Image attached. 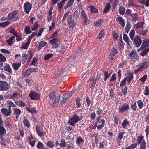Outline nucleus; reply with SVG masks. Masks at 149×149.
Returning a JSON list of instances; mask_svg holds the SVG:
<instances>
[{
  "label": "nucleus",
  "mask_w": 149,
  "mask_h": 149,
  "mask_svg": "<svg viewBox=\"0 0 149 149\" xmlns=\"http://www.w3.org/2000/svg\"><path fill=\"white\" fill-rule=\"evenodd\" d=\"M18 13V11L17 10L10 12L8 15V19L9 20L14 19V21H17L19 18L18 16L17 15Z\"/></svg>",
  "instance_id": "nucleus-1"
},
{
  "label": "nucleus",
  "mask_w": 149,
  "mask_h": 149,
  "mask_svg": "<svg viewBox=\"0 0 149 149\" xmlns=\"http://www.w3.org/2000/svg\"><path fill=\"white\" fill-rule=\"evenodd\" d=\"M81 117L79 118L78 116L75 115L69 119L68 123L70 125L73 126L76 123L81 119Z\"/></svg>",
  "instance_id": "nucleus-2"
},
{
  "label": "nucleus",
  "mask_w": 149,
  "mask_h": 149,
  "mask_svg": "<svg viewBox=\"0 0 149 149\" xmlns=\"http://www.w3.org/2000/svg\"><path fill=\"white\" fill-rule=\"evenodd\" d=\"M10 85L4 81H0V91H4L8 90Z\"/></svg>",
  "instance_id": "nucleus-3"
},
{
  "label": "nucleus",
  "mask_w": 149,
  "mask_h": 149,
  "mask_svg": "<svg viewBox=\"0 0 149 149\" xmlns=\"http://www.w3.org/2000/svg\"><path fill=\"white\" fill-rule=\"evenodd\" d=\"M74 91L72 90V91H70L68 93L64 94L61 98V104H63L65 102H66L67 99L70 97L72 95Z\"/></svg>",
  "instance_id": "nucleus-4"
},
{
  "label": "nucleus",
  "mask_w": 149,
  "mask_h": 149,
  "mask_svg": "<svg viewBox=\"0 0 149 149\" xmlns=\"http://www.w3.org/2000/svg\"><path fill=\"white\" fill-rule=\"evenodd\" d=\"M132 40L133 41L134 45L137 47H140L142 43V40L138 36H136Z\"/></svg>",
  "instance_id": "nucleus-5"
},
{
  "label": "nucleus",
  "mask_w": 149,
  "mask_h": 149,
  "mask_svg": "<svg viewBox=\"0 0 149 149\" xmlns=\"http://www.w3.org/2000/svg\"><path fill=\"white\" fill-rule=\"evenodd\" d=\"M67 22L70 27L73 28L74 27L76 24L74 23V20L72 18V15H68Z\"/></svg>",
  "instance_id": "nucleus-6"
},
{
  "label": "nucleus",
  "mask_w": 149,
  "mask_h": 149,
  "mask_svg": "<svg viewBox=\"0 0 149 149\" xmlns=\"http://www.w3.org/2000/svg\"><path fill=\"white\" fill-rule=\"evenodd\" d=\"M29 96L30 98L33 100H37L40 98L39 94L35 91H31L29 94Z\"/></svg>",
  "instance_id": "nucleus-7"
},
{
  "label": "nucleus",
  "mask_w": 149,
  "mask_h": 149,
  "mask_svg": "<svg viewBox=\"0 0 149 149\" xmlns=\"http://www.w3.org/2000/svg\"><path fill=\"white\" fill-rule=\"evenodd\" d=\"M149 46V38L143 40V43L140 47L139 49L137 51H140L143 49H145L146 47Z\"/></svg>",
  "instance_id": "nucleus-8"
},
{
  "label": "nucleus",
  "mask_w": 149,
  "mask_h": 149,
  "mask_svg": "<svg viewBox=\"0 0 149 149\" xmlns=\"http://www.w3.org/2000/svg\"><path fill=\"white\" fill-rule=\"evenodd\" d=\"M81 15L82 18V23L84 25H87L89 24V22L87 21L88 18L87 15L85 13L84 11L83 10L82 11Z\"/></svg>",
  "instance_id": "nucleus-9"
},
{
  "label": "nucleus",
  "mask_w": 149,
  "mask_h": 149,
  "mask_svg": "<svg viewBox=\"0 0 149 149\" xmlns=\"http://www.w3.org/2000/svg\"><path fill=\"white\" fill-rule=\"evenodd\" d=\"M32 4L29 2L26 3L24 4V8L26 13H29L32 8Z\"/></svg>",
  "instance_id": "nucleus-10"
},
{
  "label": "nucleus",
  "mask_w": 149,
  "mask_h": 149,
  "mask_svg": "<svg viewBox=\"0 0 149 149\" xmlns=\"http://www.w3.org/2000/svg\"><path fill=\"white\" fill-rule=\"evenodd\" d=\"M1 112L6 116H10L11 113V111L10 108H9L8 110L6 108H3L1 109Z\"/></svg>",
  "instance_id": "nucleus-11"
},
{
  "label": "nucleus",
  "mask_w": 149,
  "mask_h": 149,
  "mask_svg": "<svg viewBox=\"0 0 149 149\" xmlns=\"http://www.w3.org/2000/svg\"><path fill=\"white\" fill-rule=\"evenodd\" d=\"M124 133V132H120L118 134L117 137L116 138L117 142L118 143L120 144L121 142L122 139L123 137V135Z\"/></svg>",
  "instance_id": "nucleus-12"
},
{
  "label": "nucleus",
  "mask_w": 149,
  "mask_h": 149,
  "mask_svg": "<svg viewBox=\"0 0 149 149\" xmlns=\"http://www.w3.org/2000/svg\"><path fill=\"white\" fill-rule=\"evenodd\" d=\"M129 106L126 104H124L122 105L121 107L119 108V112L123 113L124 111L128 110L129 108Z\"/></svg>",
  "instance_id": "nucleus-13"
},
{
  "label": "nucleus",
  "mask_w": 149,
  "mask_h": 149,
  "mask_svg": "<svg viewBox=\"0 0 149 149\" xmlns=\"http://www.w3.org/2000/svg\"><path fill=\"white\" fill-rule=\"evenodd\" d=\"M116 21L118 22L119 24L123 27L124 28L125 26V22L122 17L120 16H119L116 18Z\"/></svg>",
  "instance_id": "nucleus-14"
},
{
  "label": "nucleus",
  "mask_w": 149,
  "mask_h": 149,
  "mask_svg": "<svg viewBox=\"0 0 149 149\" xmlns=\"http://www.w3.org/2000/svg\"><path fill=\"white\" fill-rule=\"evenodd\" d=\"M129 56L131 57L132 58L136 59L138 60L139 58V57L138 56L136 52L134 50L132 51L129 55Z\"/></svg>",
  "instance_id": "nucleus-15"
},
{
  "label": "nucleus",
  "mask_w": 149,
  "mask_h": 149,
  "mask_svg": "<svg viewBox=\"0 0 149 149\" xmlns=\"http://www.w3.org/2000/svg\"><path fill=\"white\" fill-rule=\"evenodd\" d=\"M131 20L133 22H136L139 20V16L137 13H135L131 14Z\"/></svg>",
  "instance_id": "nucleus-16"
},
{
  "label": "nucleus",
  "mask_w": 149,
  "mask_h": 149,
  "mask_svg": "<svg viewBox=\"0 0 149 149\" xmlns=\"http://www.w3.org/2000/svg\"><path fill=\"white\" fill-rule=\"evenodd\" d=\"M52 7L50 8V10L47 13V20L48 22H49L52 19Z\"/></svg>",
  "instance_id": "nucleus-17"
},
{
  "label": "nucleus",
  "mask_w": 149,
  "mask_h": 149,
  "mask_svg": "<svg viewBox=\"0 0 149 149\" xmlns=\"http://www.w3.org/2000/svg\"><path fill=\"white\" fill-rule=\"evenodd\" d=\"M36 147L38 149H49L47 147H45L44 145L40 141H39Z\"/></svg>",
  "instance_id": "nucleus-18"
},
{
  "label": "nucleus",
  "mask_w": 149,
  "mask_h": 149,
  "mask_svg": "<svg viewBox=\"0 0 149 149\" xmlns=\"http://www.w3.org/2000/svg\"><path fill=\"white\" fill-rule=\"evenodd\" d=\"M58 41V39L57 38H53L52 40H50L49 43L51 44L52 46H54L56 47H58L59 45L57 44L56 42Z\"/></svg>",
  "instance_id": "nucleus-19"
},
{
  "label": "nucleus",
  "mask_w": 149,
  "mask_h": 149,
  "mask_svg": "<svg viewBox=\"0 0 149 149\" xmlns=\"http://www.w3.org/2000/svg\"><path fill=\"white\" fill-rule=\"evenodd\" d=\"M4 70L10 74L12 73V70L9 64H6L4 67Z\"/></svg>",
  "instance_id": "nucleus-20"
},
{
  "label": "nucleus",
  "mask_w": 149,
  "mask_h": 149,
  "mask_svg": "<svg viewBox=\"0 0 149 149\" xmlns=\"http://www.w3.org/2000/svg\"><path fill=\"white\" fill-rule=\"evenodd\" d=\"M15 103L17 105L19 106L24 107L26 104L22 101L19 100V101H15Z\"/></svg>",
  "instance_id": "nucleus-21"
},
{
  "label": "nucleus",
  "mask_w": 149,
  "mask_h": 149,
  "mask_svg": "<svg viewBox=\"0 0 149 149\" xmlns=\"http://www.w3.org/2000/svg\"><path fill=\"white\" fill-rule=\"evenodd\" d=\"M144 24V23L143 22H139L134 25V27L135 29H138L139 28H142L143 27Z\"/></svg>",
  "instance_id": "nucleus-22"
},
{
  "label": "nucleus",
  "mask_w": 149,
  "mask_h": 149,
  "mask_svg": "<svg viewBox=\"0 0 149 149\" xmlns=\"http://www.w3.org/2000/svg\"><path fill=\"white\" fill-rule=\"evenodd\" d=\"M47 43L45 42L42 41L39 43V46L38 48V50L41 49L42 47L45 46L47 44Z\"/></svg>",
  "instance_id": "nucleus-23"
},
{
  "label": "nucleus",
  "mask_w": 149,
  "mask_h": 149,
  "mask_svg": "<svg viewBox=\"0 0 149 149\" xmlns=\"http://www.w3.org/2000/svg\"><path fill=\"white\" fill-rule=\"evenodd\" d=\"M20 63H13L12 66L15 70H17L21 66Z\"/></svg>",
  "instance_id": "nucleus-24"
},
{
  "label": "nucleus",
  "mask_w": 149,
  "mask_h": 149,
  "mask_svg": "<svg viewBox=\"0 0 149 149\" xmlns=\"http://www.w3.org/2000/svg\"><path fill=\"white\" fill-rule=\"evenodd\" d=\"M88 7L90 8V10L91 13H96L98 12L97 10L95 8L94 6L90 5Z\"/></svg>",
  "instance_id": "nucleus-25"
},
{
  "label": "nucleus",
  "mask_w": 149,
  "mask_h": 149,
  "mask_svg": "<svg viewBox=\"0 0 149 149\" xmlns=\"http://www.w3.org/2000/svg\"><path fill=\"white\" fill-rule=\"evenodd\" d=\"M67 145V143L65 142L64 139H61L60 145V147H65Z\"/></svg>",
  "instance_id": "nucleus-26"
},
{
  "label": "nucleus",
  "mask_w": 149,
  "mask_h": 149,
  "mask_svg": "<svg viewBox=\"0 0 149 149\" xmlns=\"http://www.w3.org/2000/svg\"><path fill=\"white\" fill-rule=\"evenodd\" d=\"M74 0H69L67 3L66 6H65L64 7V8L65 9H66L70 7L72 5L74 2Z\"/></svg>",
  "instance_id": "nucleus-27"
},
{
  "label": "nucleus",
  "mask_w": 149,
  "mask_h": 149,
  "mask_svg": "<svg viewBox=\"0 0 149 149\" xmlns=\"http://www.w3.org/2000/svg\"><path fill=\"white\" fill-rule=\"evenodd\" d=\"M133 73L132 72L127 75V81L128 84L130 82V81L133 79Z\"/></svg>",
  "instance_id": "nucleus-28"
},
{
  "label": "nucleus",
  "mask_w": 149,
  "mask_h": 149,
  "mask_svg": "<svg viewBox=\"0 0 149 149\" xmlns=\"http://www.w3.org/2000/svg\"><path fill=\"white\" fill-rule=\"evenodd\" d=\"M110 7V6L109 3H108L105 6V8L104 10L103 13H107L109 10Z\"/></svg>",
  "instance_id": "nucleus-29"
},
{
  "label": "nucleus",
  "mask_w": 149,
  "mask_h": 149,
  "mask_svg": "<svg viewBox=\"0 0 149 149\" xmlns=\"http://www.w3.org/2000/svg\"><path fill=\"white\" fill-rule=\"evenodd\" d=\"M123 37L124 40L126 42L128 45H130V42H131L129 41L127 35L126 34H124L123 36Z\"/></svg>",
  "instance_id": "nucleus-30"
},
{
  "label": "nucleus",
  "mask_w": 149,
  "mask_h": 149,
  "mask_svg": "<svg viewBox=\"0 0 149 149\" xmlns=\"http://www.w3.org/2000/svg\"><path fill=\"white\" fill-rule=\"evenodd\" d=\"M119 13L121 15H123L125 11V9L122 6H120L119 8Z\"/></svg>",
  "instance_id": "nucleus-31"
},
{
  "label": "nucleus",
  "mask_w": 149,
  "mask_h": 149,
  "mask_svg": "<svg viewBox=\"0 0 149 149\" xmlns=\"http://www.w3.org/2000/svg\"><path fill=\"white\" fill-rule=\"evenodd\" d=\"M146 143L145 141V140H143L142 143H140L139 149H146Z\"/></svg>",
  "instance_id": "nucleus-32"
},
{
  "label": "nucleus",
  "mask_w": 149,
  "mask_h": 149,
  "mask_svg": "<svg viewBox=\"0 0 149 149\" xmlns=\"http://www.w3.org/2000/svg\"><path fill=\"white\" fill-rule=\"evenodd\" d=\"M144 137L142 135L138 136L137 139V144H140L144 140H143Z\"/></svg>",
  "instance_id": "nucleus-33"
},
{
  "label": "nucleus",
  "mask_w": 149,
  "mask_h": 149,
  "mask_svg": "<svg viewBox=\"0 0 149 149\" xmlns=\"http://www.w3.org/2000/svg\"><path fill=\"white\" fill-rule=\"evenodd\" d=\"M15 38L14 36H13L10 38L8 40L6 41L7 42L9 46H11L12 44V41L13 39Z\"/></svg>",
  "instance_id": "nucleus-34"
},
{
  "label": "nucleus",
  "mask_w": 149,
  "mask_h": 149,
  "mask_svg": "<svg viewBox=\"0 0 149 149\" xmlns=\"http://www.w3.org/2000/svg\"><path fill=\"white\" fill-rule=\"evenodd\" d=\"M46 145L48 147L52 148L54 146V143L53 141L50 140L47 142Z\"/></svg>",
  "instance_id": "nucleus-35"
},
{
  "label": "nucleus",
  "mask_w": 149,
  "mask_h": 149,
  "mask_svg": "<svg viewBox=\"0 0 149 149\" xmlns=\"http://www.w3.org/2000/svg\"><path fill=\"white\" fill-rule=\"evenodd\" d=\"M84 140L81 137H78L77 138V140L76 141V143L78 145H80L81 142H83Z\"/></svg>",
  "instance_id": "nucleus-36"
},
{
  "label": "nucleus",
  "mask_w": 149,
  "mask_h": 149,
  "mask_svg": "<svg viewBox=\"0 0 149 149\" xmlns=\"http://www.w3.org/2000/svg\"><path fill=\"white\" fill-rule=\"evenodd\" d=\"M10 24L9 21H7L4 22L0 23V27H4Z\"/></svg>",
  "instance_id": "nucleus-37"
},
{
  "label": "nucleus",
  "mask_w": 149,
  "mask_h": 149,
  "mask_svg": "<svg viewBox=\"0 0 149 149\" xmlns=\"http://www.w3.org/2000/svg\"><path fill=\"white\" fill-rule=\"evenodd\" d=\"M149 63V62L148 61H146L142 63L141 65L144 69H146L148 68Z\"/></svg>",
  "instance_id": "nucleus-38"
},
{
  "label": "nucleus",
  "mask_w": 149,
  "mask_h": 149,
  "mask_svg": "<svg viewBox=\"0 0 149 149\" xmlns=\"http://www.w3.org/2000/svg\"><path fill=\"white\" fill-rule=\"evenodd\" d=\"M53 55V54L51 53L46 54L45 55L44 57V60H47L52 57Z\"/></svg>",
  "instance_id": "nucleus-39"
},
{
  "label": "nucleus",
  "mask_w": 149,
  "mask_h": 149,
  "mask_svg": "<svg viewBox=\"0 0 149 149\" xmlns=\"http://www.w3.org/2000/svg\"><path fill=\"white\" fill-rule=\"evenodd\" d=\"M79 14L78 11L77 10H75L73 14L74 18H75L76 20L77 19L79 18Z\"/></svg>",
  "instance_id": "nucleus-40"
},
{
  "label": "nucleus",
  "mask_w": 149,
  "mask_h": 149,
  "mask_svg": "<svg viewBox=\"0 0 149 149\" xmlns=\"http://www.w3.org/2000/svg\"><path fill=\"white\" fill-rule=\"evenodd\" d=\"M137 145V143L131 144L129 146L127 147L126 149H133L135 148L136 147Z\"/></svg>",
  "instance_id": "nucleus-41"
},
{
  "label": "nucleus",
  "mask_w": 149,
  "mask_h": 149,
  "mask_svg": "<svg viewBox=\"0 0 149 149\" xmlns=\"http://www.w3.org/2000/svg\"><path fill=\"white\" fill-rule=\"evenodd\" d=\"M105 35L104 31L102 30L99 34L98 38L99 39H101L102 37L104 36Z\"/></svg>",
  "instance_id": "nucleus-42"
},
{
  "label": "nucleus",
  "mask_w": 149,
  "mask_h": 149,
  "mask_svg": "<svg viewBox=\"0 0 149 149\" xmlns=\"http://www.w3.org/2000/svg\"><path fill=\"white\" fill-rule=\"evenodd\" d=\"M149 51V48H147L145 49L142 52L141 55L142 56H144L145 55H146L148 52Z\"/></svg>",
  "instance_id": "nucleus-43"
},
{
  "label": "nucleus",
  "mask_w": 149,
  "mask_h": 149,
  "mask_svg": "<svg viewBox=\"0 0 149 149\" xmlns=\"http://www.w3.org/2000/svg\"><path fill=\"white\" fill-rule=\"evenodd\" d=\"M127 79V78H125L123 80H122L120 84V86L122 87V86H125V85L126 84V81Z\"/></svg>",
  "instance_id": "nucleus-44"
},
{
  "label": "nucleus",
  "mask_w": 149,
  "mask_h": 149,
  "mask_svg": "<svg viewBox=\"0 0 149 149\" xmlns=\"http://www.w3.org/2000/svg\"><path fill=\"white\" fill-rule=\"evenodd\" d=\"M25 32L26 34H30L31 32L29 26H27L25 29Z\"/></svg>",
  "instance_id": "nucleus-45"
},
{
  "label": "nucleus",
  "mask_w": 149,
  "mask_h": 149,
  "mask_svg": "<svg viewBox=\"0 0 149 149\" xmlns=\"http://www.w3.org/2000/svg\"><path fill=\"white\" fill-rule=\"evenodd\" d=\"M3 123L1 117L0 116V130H6L2 126Z\"/></svg>",
  "instance_id": "nucleus-46"
},
{
  "label": "nucleus",
  "mask_w": 149,
  "mask_h": 149,
  "mask_svg": "<svg viewBox=\"0 0 149 149\" xmlns=\"http://www.w3.org/2000/svg\"><path fill=\"white\" fill-rule=\"evenodd\" d=\"M23 123L25 126H26L28 128L30 126V124L27 119H24Z\"/></svg>",
  "instance_id": "nucleus-47"
},
{
  "label": "nucleus",
  "mask_w": 149,
  "mask_h": 149,
  "mask_svg": "<svg viewBox=\"0 0 149 149\" xmlns=\"http://www.w3.org/2000/svg\"><path fill=\"white\" fill-rule=\"evenodd\" d=\"M135 33V32L134 30H132L130 33L129 36L130 38L132 40L134 38V36Z\"/></svg>",
  "instance_id": "nucleus-48"
},
{
  "label": "nucleus",
  "mask_w": 149,
  "mask_h": 149,
  "mask_svg": "<svg viewBox=\"0 0 149 149\" xmlns=\"http://www.w3.org/2000/svg\"><path fill=\"white\" fill-rule=\"evenodd\" d=\"M22 62H25L27 58V54H23L22 55Z\"/></svg>",
  "instance_id": "nucleus-49"
},
{
  "label": "nucleus",
  "mask_w": 149,
  "mask_h": 149,
  "mask_svg": "<svg viewBox=\"0 0 149 149\" xmlns=\"http://www.w3.org/2000/svg\"><path fill=\"white\" fill-rule=\"evenodd\" d=\"M121 89L122 90V92L124 94V95H125L127 93V88L125 86H122L121 87Z\"/></svg>",
  "instance_id": "nucleus-50"
},
{
  "label": "nucleus",
  "mask_w": 149,
  "mask_h": 149,
  "mask_svg": "<svg viewBox=\"0 0 149 149\" xmlns=\"http://www.w3.org/2000/svg\"><path fill=\"white\" fill-rule=\"evenodd\" d=\"M129 123V122L126 119H125L122 123V125L123 128H125L126 126Z\"/></svg>",
  "instance_id": "nucleus-51"
},
{
  "label": "nucleus",
  "mask_w": 149,
  "mask_h": 149,
  "mask_svg": "<svg viewBox=\"0 0 149 149\" xmlns=\"http://www.w3.org/2000/svg\"><path fill=\"white\" fill-rule=\"evenodd\" d=\"M38 27V24L36 22H35L33 24V26L31 28V30L32 31H34L37 30Z\"/></svg>",
  "instance_id": "nucleus-52"
},
{
  "label": "nucleus",
  "mask_w": 149,
  "mask_h": 149,
  "mask_svg": "<svg viewBox=\"0 0 149 149\" xmlns=\"http://www.w3.org/2000/svg\"><path fill=\"white\" fill-rule=\"evenodd\" d=\"M30 39H29L27 42L24 45H23L22 48L23 49H27L30 43Z\"/></svg>",
  "instance_id": "nucleus-53"
},
{
  "label": "nucleus",
  "mask_w": 149,
  "mask_h": 149,
  "mask_svg": "<svg viewBox=\"0 0 149 149\" xmlns=\"http://www.w3.org/2000/svg\"><path fill=\"white\" fill-rule=\"evenodd\" d=\"M138 104L139 108L141 109L143 106V103L141 100H138L137 102Z\"/></svg>",
  "instance_id": "nucleus-54"
},
{
  "label": "nucleus",
  "mask_w": 149,
  "mask_h": 149,
  "mask_svg": "<svg viewBox=\"0 0 149 149\" xmlns=\"http://www.w3.org/2000/svg\"><path fill=\"white\" fill-rule=\"evenodd\" d=\"M6 60V57L2 54L0 53V61L4 62Z\"/></svg>",
  "instance_id": "nucleus-55"
},
{
  "label": "nucleus",
  "mask_w": 149,
  "mask_h": 149,
  "mask_svg": "<svg viewBox=\"0 0 149 149\" xmlns=\"http://www.w3.org/2000/svg\"><path fill=\"white\" fill-rule=\"evenodd\" d=\"M36 132L38 135L40 137L43 136L46 134L45 132H44V131H36Z\"/></svg>",
  "instance_id": "nucleus-56"
},
{
  "label": "nucleus",
  "mask_w": 149,
  "mask_h": 149,
  "mask_svg": "<svg viewBox=\"0 0 149 149\" xmlns=\"http://www.w3.org/2000/svg\"><path fill=\"white\" fill-rule=\"evenodd\" d=\"M145 69L141 65L140 67L138 69H136L135 71V73L136 74H137L139 72H141Z\"/></svg>",
  "instance_id": "nucleus-57"
},
{
  "label": "nucleus",
  "mask_w": 149,
  "mask_h": 149,
  "mask_svg": "<svg viewBox=\"0 0 149 149\" xmlns=\"http://www.w3.org/2000/svg\"><path fill=\"white\" fill-rule=\"evenodd\" d=\"M103 23V21L102 20H99L96 22L95 24V25L96 26H99L101 25Z\"/></svg>",
  "instance_id": "nucleus-58"
},
{
  "label": "nucleus",
  "mask_w": 149,
  "mask_h": 149,
  "mask_svg": "<svg viewBox=\"0 0 149 149\" xmlns=\"http://www.w3.org/2000/svg\"><path fill=\"white\" fill-rule=\"evenodd\" d=\"M144 94L146 95H148L149 94V90L148 86H146L144 91Z\"/></svg>",
  "instance_id": "nucleus-59"
},
{
  "label": "nucleus",
  "mask_w": 149,
  "mask_h": 149,
  "mask_svg": "<svg viewBox=\"0 0 149 149\" xmlns=\"http://www.w3.org/2000/svg\"><path fill=\"white\" fill-rule=\"evenodd\" d=\"M147 31V30L142 29V30L141 31L139 32L138 31L137 33L140 34L145 36L146 34V33Z\"/></svg>",
  "instance_id": "nucleus-60"
},
{
  "label": "nucleus",
  "mask_w": 149,
  "mask_h": 149,
  "mask_svg": "<svg viewBox=\"0 0 149 149\" xmlns=\"http://www.w3.org/2000/svg\"><path fill=\"white\" fill-rule=\"evenodd\" d=\"M104 73V75L105 76V77L104 78V80L105 81L107 78H109L110 76V75H108V73L107 72H103Z\"/></svg>",
  "instance_id": "nucleus-61"
},
{
  "label": "nucleus",
  "mask_w": 149,
  "mask_h": 149,
  "mask_svg": "<svg viewBox=\"0 0 149 149\" xmlns=\"http://www.w3.org/2000/svg\"><path fill=\"white\" fill-rule=\"evenodd\" d=\"M9 32L15 36L16 37L17 36V33L15 31V29H14L12 28L11 29Z\"/></svg>",
  "instance_id": "nucleus-62"
},
{
  "label": "nucleus",
  "mask_w": 149,
  "mask_h": 149,
  "mask_svg": "<svg viewBox=\"0 0 149 149\" xmlns=\"http://www.w3.org/2000/svg\"><path fill=\"white\" fill-rule=\"evenodd\" d=\"M147 77V75L146 74H145L140 79V80H141L142 83H143L146 80Z\"/></svg>",
  "instance_id": "nucleus-63"
},
{
  "label": "nucleus",
  "mask_w": 149,
  "mask_h": 149,
  "mask_svg": "<svg viewBox=\"0 0 149 149\" xmlns=\"http://www.w3.org/2000/svg\"><path fill=\"white\" fill-rule=\"evenodd\" d=\"M60 96H58L55 98L54 102V104L55 103L56 104H58L59 102L60 99Z\"/></svg>",
  "instance_id": "nucleus-64"
}]
</instances>
